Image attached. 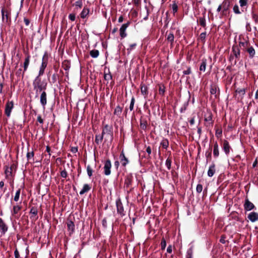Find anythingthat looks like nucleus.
I'll use <instances>...</instances> for the list:
<instances>
[{
	"instance_id": "20e7f679",
	"label": "nucleus",
	"mask_w": 258,
	"mask_h": 258,
	"mask_svg": "<svg viewBox=\"0 0 258 258\" xmlns=\"http://www.w3.org/2000/svg\"><path fill=\"white\" fill-rule=\"evenodd\" d=\"M14 107V104L12 101H9L7 102L5 108V113L7 116H10L11 115V111Z\"/></svg>"
},
{
	"instance_id": "f8f14e48",
	"label": "nucleus",
	"mask_w": 258,
	"mask_h": 258,
	"mask_svg": "<svg viewBox=\"0 0 258 258\" xmlns=\"http://www.w3.org/2000/svg\"><path fill=\"white\" fill-rule=\"evenodd\" d=\"M223 150L226 154L229 153L230 146L227 141H224L223 143Z\"/></svg>"
},
{
	"instance_id": "ea45409f",
	"label": "nucleus",
	"mask_w": 258,
	"mask_h": 258,
	"mask_svg": "<svg viewBox=\"0 0 258 258\" xmlns=\"http://www.w3.org/2000/svg\"><path fill=\"white\" fill-rule=\"evenodd\" d=\"M136 43H134V44L130 45L129 48H127V50L128 51V52H130V51L133 49H134L136 47Z\"/></svg>"
},
{
	"instance_id": "393cba45",
	"label": "nucleus",
	"mask_w": 258,
	"mask_h": 258,
	"mask_svg": "<svg viewBox=\"0 0 258 258\" xmlns=\"http://www.w3.org/2000/svg\"><path fill=\"white\" fill-rule=\"evenodd\" d=\"M103 139V136L102 135H96V139H95V142L97 144H99Z\"/></svg>"
},
{
	"instance_id": "052dcab7",
	"label": "nucleus",
	"mask_w": 258,
	"mask_h": 258,
	"mask_svg": "<svg viewBox=\"0 0 258 258\" xmlns=\"http://www.w3.org/2000/svg\"><path fill=\"white\" fill-rule=\"evenodd\" d=\"M123 18L122 16L119 17L118 18V22L121 23L123 21Z\"/></svg>"
},
{
	"instance_id": "c85d7f7f",
	"label": "nucleus",
	"mask_w": 258,
	"mask_h": 258,
	"mask_svg": "<svg viewBox=\"0 0 258 258\" xmlns=\"http://www.w3.org/2000/svg\"><path fill=\"white\" fill-rule=\"evenodd\" d=\"M239 4L241 7L243 8L247 5V0H239Z\"/></svg>"
},
{
	"instance_id": "a18cd8bd",
	"label": "nucleus",
	"mask_w": 258,
	"mask_h": 258,
	"mask_svg": "<svg viewBox=\"0 0 258 258\" xmlns=\"http://www.w3.org/2000/svg\"><path fill=\"white\" fill-rule=\"evenodd\" d=\"M82 5V2L80 1H78L75 3V6L79 8H81Z\"/></svg>"
},
{
	"instance_id": "ddd939ff",
	"label": "nucleus",
	"mask_w": 258,
	"mask_h": 258,
	"mask_svg": "<svg viewBox=\"0 0 258 258\" xmlns=\"http://www.w3.org/2000/svg\"><path fill=\"white\" fill-rule=\"evenodd\" d=\"M215 172V165L213 164L210 166L208 171V175L209 177H212L214 174Z\"/></svg>"
},
{
	"instance_id": "f03ea898",
	"label": "nucleus",
	"mask_w": 258,
	"mask_h": 258,
	"mask_svg": "<svg viewBox=\"0 0 258 258\" xmlns=\"http://www.w3.org/2000/svg\"><path fill=\"white\" fill-rule=\"evenodd\" d=\"M102 135L103 136V138H104L105 142L111 143L113 140L112 133L108 128L107 125L103 128Z\"/></svg>"
},
{
	"instance_id": "2f4dec72",
	"label": "nucleus",
	"mask_w": 258,
	"mask_h": 258,
	"mask_svg": "<svg viewBox=\"0 0 258 258\" xmlns=\"http://www.w3.org/2000/svg\"><path fill=\"white\" fill-rule=\"evenodd\" d=\"M233 52H234V55L236 57H238V56H239L240 54L238 48H236V47L233 48Z\"/></svg>"
},
{
	"instance_id": "e433bc0d",
	"label": "nucleus",
	"mask_w": 258,
	"mask_h": 258,
	"mask_svg": "<svg viewBox=\"0 0 258 258\" xmlns=\"http://www.w3.org/2000/svg\"><path fill=\"white\" fill-rule=\"evenodd\" d=\"M171 161L170 159H167L166 161V163H165V164H166V166H167V168L168 169H170V167H171Z\"/></svg>"
},
{
	"instance_id": "f257e3e1",
	"label": "nucleus",
	"mask_w": 258,
	"mask_h": 258,
	"mask_svg": "<svg viewBox=\"0 0 258 258\" xmlns=\"http://www.w3.org/2000/svg\"><path fill=\"white\" fill-rule=\"evenodd\" d=\"M33 84L34 89L36 92V96H37L38 92H40L42 90L45 89V85L41 81L39 77L36 78Z\"/></svg>"
},
{
	"instance_id": "0e129e2a",
	"label": "nucleus",
	"mask_w": 258,
	"mask_h": 258,
	"mask_svg": "<svg viewBox=\"0 0 258 258\" xmlns=\"http://www.w3.org/2000/svg\"><path fill=\"white\" fill-rule=\"evenodd\" d=\"M4 186V182L3 181L0 182V187L2 188Z\"/></svg>"
},
{
	"instance_id": "f704fd0d",
	"label": "nucleus",
	"mask_w": 258,
	"mask_h": 258,
	"mask_svg": "<svg viewBox=\"0 0 258 258\" xmlns=\"http://www.w3.org/2000/svg\"><path fill=\"white\" fill-rule=\"evenodd\" d=\"M167 40L171 42H172L174 40V36H173V34H171V33H170L168 37H167Z\"/></svg>"
},
{
	"instance_id": "a211bd4d",
	"label": "nucleus",
	"mask_w": 258,
	"mask_h": 258,
	"mask_svg": "<svg viewBox=\"0 0 258 258\" xmlns=\"http://www.w3.org/2000/svg\"><path fill=\"white\" fill-rule=\"evenodd\" d=\"M141 91L142 94L144 96L145 98H146L148 94L147 87L145 86H142L141 88Z\"/></svg>"
},
{
	"instance_id": "6e6552de",
	"label": "nucleus",
	"mask_w": 258,
	"mask_h": 258,
	"mask_svg": "<svg viewBox=\"0 0 258 258\" xmlns=\"http://www.w3.org/2000/svg\"><path fill=\"white\" fill-rule=\"evenodd\" d=\"M248 218L252 222H254L258 220V213L255 212H251L248 216Z\"/></svg>"
},
{
	"instance_id": "a878e982",
	"label": "nucleus",
	"mask_w": 258,
	"mask_h": 258,
	"mask_svg": "<svg viewBox=\"0 0 258 258\" xmlns=\"http://www.w3.org/2000/svg\"><path fill=\"white\" fill-rule=\"evenodd\" d=\"M236 93L239 94L242 97L245 93V90L244 89H237L236 90Z\"/></svg>"
},
{
	"instance_id": "4be33fe9",
	"label": "nucleus",
	"mask_w": 258,
	"mask_h": 258,
	"mask_svg": "<svg viewBox=\"0 0 258 258\" xmlns=\"http://www.w3.org/2000/svg\"><path fill=\"white\" fill-rule=\"evenodd\" d=\"M206 60H202V62L201 63V64L200 67V70L201 71L204 72L206 70Z\"/></svg>"
},
{
	"instance_id": "5fc2aeb1",
	"label": "nucleus",
	"mask_w": 258,
	"mask_h": 258,
	"mask_svg": "<svg viewBox=\"0 0 258 258\" xmlns=\"http://www.w3.org/2000/svg\"><path fill=\"white\" fill-rule=\"evenodd\" d=\"M146 151L148 153V154H150L151 153V149L150 147H148L147 148Z\"/></svg>"
},
{
	"instance_id": "338daca9",
	"label": "nucleus",
	"mask_w": 258,
	"mask_h": 258,
	"mask_svg": "<svg viewBox=\"0 0 258 258\" xmlns=\"http://www.w3.org/2000/svg\"><path fill=\"white\" fill-rule=\"evenodd\" d=\"M77 150H78L77 148H74L72 149V151L73 152H76L77 151Z\"/></svg>"
},
{
	"instance_id": "4c0bfd02",
	"label": "nucleus",
	"mask_w": 258,
	"mask_h": 258,
	"mask_svg": "<svg viewBox=\"0 0 258 258\" xmlns=\"http://www.w3.org/2000/svg\"><path fill=\"white\" fill-rule=\"evenodd\" d=\"M172 9L173 13H175L177 11L178 7L176 4H173L172 6Z\"/></svg>"
},
{
	"instance_id": "49530a36",
	"label": "nucleus",
	"mask_w": 258,
	"mask_h": 258,
	"mask_svg": "<svg viewBox=\"0 0 258 258\" xmlns=\"http://www.w3.org/2000/svg\"><path fill=\"white\" fill-rule=\"evenodd\" d=\"M30 213L33 215H36L37 212L35 209L32 208L31 209Z\"/></svg>"
},
{
	"instance_id": "09e8293b",
	"label": "nucleus",
	"mask_w": 258,
	"mask_h": 258,
	"mask_svg": "<svg viewBox=\"0 0 258 258\" xmlns=\"http://www.w3.org/2000/svg\"><path fill=\"white\" fill-rule=\"evenodd\" d=\"M119 165V162L118 161H115L114 163V166L116 167V169H117Z\"/></svg>"
},
{
	"instance_id": "473e14b6",
	"label": "nucleus",
	"mask_w": 258,
	"mask_h": 258,
	"mask_svg": "<svg viewBox=\"0 0 258 258\" xmlns=\"http://www.w3.org/2000/svg\"><path fill=\"white\" fill-rule=\"evenodd\" d=\"M87 173H88V175L89 177L91 176L92 175V169L91 168L90 166H87Z\"/></svg>"
},
{
	"instance_id": "bb28decb",
	"label": "nucleus",
	"mask_w": 258,
	"mask_h": 258,
	"mask_svg": "<svg viewBox=\"0 0 258 258\" xmlns=\"http://www.w3.org/2000/svg\"><path fill=\"white\" fill-rule=\"evenodd\" d=\"M20 195V189H19L16 192L15 196L14 197V201L17 202L19 201Z\"/></svg>"
},
{
	"instance_id": "3c124183",
	"label": "nucleus",
	"mask_w": 258,
	"mask_h": 258,
	"mask_svg": "<svg viewBox=\"0 0 258 258\" xmlns=\"http://www.w3.org/2000/svg\"><path fill=\"white\" fill-rule=\"evenodd\" d=\"M253 18L256 22L258 23V16L253 15Z\"/></svg>"
},
{
	"instance_id": "412c9836",
	"label": "nucleus",
	"mask_w": 258,
	"mask_h": 258,
	"mask_svg": "<svg viewBox=\"0 0 258 258\" xmlns=\"http://www.w3.org/2000/svg\"><path fill=\"white\" fill-rule=\"evenodd\" d=\"M20 209H21V207L19 206H14L13 210L12 212V215H16L18 213V212L20 210Z\"/></svg>"
},
{
	"instance_id": "4d7b16f0",
	"label": "nucleus",
	"mask_w": 258,
	"mask_h": 258,
	"mask_svg": "<svg viewBox=\"0 0 258 258\" xmlns=\"http://www.w3.org/2000/svg\"><path fill=\"white\" fill-rule=\"evenodd\" d=\"M24 22L27 26L29 24V21L27 19H24Z\"/></svg>"
},
{
	"instance_id": "de8ad7c7",
	"label": "nucleus",
	"mask_w": 258,
	"mask_h": 258,
	"mask_svg": "<svg viewBox=\"0 0 258 258\" xmlns=\"http://www.w3.org/2000/svg\"><path fill=\"white\" fill-rule=\"evenodd\" d=\"M37 121L39 122L40 123H43V120L40 115L37 116Z\"/></svg>"
},
{
	"instance_id": "6e6d98bb",
	"label": "nucleus",
	"mask_w": 258,
	"mask_h": 258,
	"mask_svg": "<svg viewBox=\"0 0 258 258\" xmlns=\"http://www.w3.org/2000/svg\"><path fill=\"white\" fill-rule=\"evenodd\" d=\"M205 37H206V33H202L201 34L200 37H201V39H205Z\"/></svg>"
},
{
	"instance_id": "9d476101",
	"label": "nucleus",
	"mask_w": 258,
	"mask_h": 258,
	"mask_svg": "<svg viewBox=\"0 0 258 258\" xmlns=\"http://www.w3.org/2000/svg\"><path fill=\"white\" fill-rule=\"evenodd\" d=\"M119 158L120 159V162L122 166H125L128 163V160L125 157L123 151H122L120 154Z\"/></svg>"
},
{
	"instance_id": "c9c22d12",
	"label": "nucleus",
	"mask_w": 258,
	"mask_h": 258,
	"mask_svg": "<svg viewBox=\"0 0 258 258\" xmlns=\"http://www.w3.org/2000/svg\"><path fill=\"white\" fill-rule=\"evenodd\" d=\"M196 190L198 192H199V193L201 192L203 190L202 185H201L200 184H198L197 186Z\"/></svg>"
},
{
	"instance_id": "aec40b11",
	"label": "nucleus",
	"mask_w": 258,
	"mask_h": 258,
	"mask_svg": "<svg viewBox=\"0 0 258 258\" xmlns=\"http://www.w3.org/2000/svg\"><path fill=\"white\" fill-rule=\"evenodd\" d=\"M68 228L69 231H70L71 232H73L74 229V224L72 221H69L67 223Z\"/></svg>"
},
{
	"instance_id": "774afa93",
	"label": "nucleus",
	"mask_w": 258,
	"mask_h": 258,
	"mask_svg": "<svg viewBox=\"0 0 258 258\" xmlns=\"http://www.w3.org/2000/svg\"><path fill=\"white\" fill-rule=\"evenodd\" d=\"M258 97V89L256 90L255 93V98H257Z\"/></svg>"
},
{
	"instance_id": "72a5a7b5",
	"label": "nucleus",
	"mask_w": 258,
	"mask_h": 258,
	"mask_svg": "<svg viewBox=\"0 0 258 258\" xmlns=\"http://www.w3.org/2000/svg\"><path fill=\"white\" fill-rule=\"evenodd\" d=\"M134 103H135V99L134 97H133L132 98L131 102L130 103V109L131 111H132L134 109Z\"/></svg>"
},
{
	"instance_id": "79ce46f5",
	"label": "nucleus",
	"mask_w": 258,
	"mask_h": 258,
	"mask_svg": "<svg viewBox=\"0 0 258 258\" xmlns=\"http://www.w3.org/2000/svg\"><path fill=\"white\" fill-rule=\"evenodd\" d=\"M34 156V154H33V152H28L27 154V157L28 158V160H29L30 159L32 158Z\"/></svg>"
},
{
	"instance_id": "9b49d317",
	"label": "nucleus",
	"mask_w": 258,
	"mask_h": 258,
	"mask_svg": "<svg viewBox=\"0 0 258 258\" xmlns=\"http://www.w3.org/2000/svg\"><path fill=\"white\" fill-rule=\"evenodd\" d=\"M40 103L43 106H44L46 104V93L44 91H43L41 94Z\"/></svg>"
},
{
	"instance_id": "1a4fd4ad",
	"label": "nucleus",
	"mask_w": 258,
	"mask_h": 258,
	"mask_svg": "<svg viewBox=\"0 0 258 258\" xmlns=\"http://www.w3.org/2000/svg\"><path fill=\"white\" fill-rule=\"evenodd\" d=\"M47 66V62L46 60H45L44 56H43L42 58V62L41 66L40 68L39 72V76L42 75L44 73V70Z\"/></svg>"
},
{
	"instance_id": "e2e57ef3",
	"label": "nucleus",
	"mask_w": 258,
	"mask_h": 258,
	"mask_svg": "<svg viewBox=\"0 0 258 258\" xmlns=\"http://www.w3.org/2000/svg\"><path fill=\"white\" fill-rule=\"evenodd\" d=\"M220 242L222 243H225V240L224 239V238H221L220 240Z\"/></svg>"
},
{
	"instance_id": "7ed1b4c3",
	"label": "nucleus",
	"mask_w": 258,
	"mask_h": 258,
	"mask_svg": "<svg viewBox=\"0 0 258 258\" xmlns=\"http://www.w3.org/2000/svg\"><path fill=\"white\" fill-rule=\"evenodd\" d=\"M111 167V163L110 160H108L105 161L104 166V172L106 175H109L110 174L111 171L110 168Z\"/></svg>"
},
{
	"instance_id": "7c9ffc66",
	"label": "nucleus",
	"mask_w": 258,
	"mask_h": 258,
	"mask_svg": "<svg viewBox=\"0 0 258 258\" xmlns=\"http://www.w3.org/2000/svg\"><path fill=\"white\" fill-rule=\"evenodd\" d=\"M233 11L235 14H239L241 13L240 11H239V7L237 5H235L233 7Z\"/></svg>"
},
{
	"instance_id": "13d9d810",
	"label": "nucleus",
	"mask_w": 258,
	"mask_h": 258,
	"mask_svg": "<svg viewBox=\"0 0 258 258\" xmlns=\"http://www.w3.org/2000/svg\"><path fill=\"white\" fill-rule=\"evenodd\" d=\"M133 2L135 5H138L140 3V0H133Z\"/></svg>"
},
{
	"instance_id": "b1692460",
	"label": "nucleus",
	"mask_w": 258,
	"mask_h": 258,
	"mask_svg": "<svg viewBox=\"0 0 258 258\" xmlns=\"http://www.w3.org/2000/svg\"><path fill=\"white\" fill-rule=\"evenodd\" d=\"M247 51L250 57H252L255 54V50L253 47H250L247 49Z\"/></svg>"
},
{
	"instance_id": "dca6fc26",
	"label": "nucleus",
	"mask_w": 258,
	"mask_h": 258,
	"mask_svg": "<svg viewBox=\"0 0 258 258\" xmlns=\"http://www.w3.org/2000/svg\"><path fill=\"white\" fill-rule=\"evenodd\" d=\"M213 154L216 157H218L219 154L218 145L217 143H216L214 146Z\"/></svg>"
},
{
	"instance_id": "6ab92c4d",
	"label": "nucleus",
	"mask_w": 258,
	"mask_h": 258,
	"mask_svg": "<svg viewBox=\"0 0 258 258\" xmlns=\"http://www.w3.org/2000/svg\"><path fill=\"white\" fill-rule=\"evenodd\" d=\"M29 62H30V56H28L25 59V61H24V71H26L27 69V68L29 66Z\"/></svg>"
},
{
	"instance_id": "423d86ee",
	"label": "nucleus",
	"mask_w": 258,
	"mask_h": 258,
	"mask_svg": "<svg viewBox=\"0 0 258 258\" xmlns=\"http://www.w3.org/2000/svg\"><path fill=\"white\" fill-rule=\"evenodd\" d=\"M130 23L123 24L119 29L120 35L122 38H124L126 36L125 30L129 25Z\"/></svg>"
},
{
	"instance_id": "39448f33",
	"label": "nucleus",
	"mask_w": 258,
	"mask_h": 258,
	"mask_svg": "<svg viewBox=\"0 0 258 258\" xmlns=\"http://www.w3.org/2000/svg\"><path fill=\"white\" fill-rule=\"evenodd\" d=\"M116 204L118 213H119L121 216L124 215L125 214L124 213L123 207L120 201L119 200H117L116 202Z\"/></svg>"
},
{
	"instance_id": "8fccbe9b",
	"label": "nucleus",
	"mask_w": 258,
	"mask_h": 258,
	"mask_svg": "<svg viewBox=\"0 0 258 258\" xmlns=\"http://www.w3.org/2000/svg\"><path fill=\"white\" fill-rule=\"evenodd\" d=\"M191 73L190 69L189 68L187 70L183 72L184 74L188 75Z\"/></svg>"
},
{
	"instance_id": "a19ab883",
	"label": "nucleus",
	"mask_w": 258,
	"mask_h": 258,
	"mask_svg": "<svg viewBox=\"0 0 258 258\" xmlns=\"http://www.w3.org/2000/svg\"><path fill=\"white\" fill-rule=\"evenodd\" d=\"M69 19L74 21L76 19V16L74 14H70L69 16Z\"/></svg>"
},
{
	"instance_id": "0eeeda50",
	"label": "nucleus",
	"mask_w": 258,
	"mask_h": 258,
	"mask_svg": "<svg viewBox=\"0 0 258 258\" xmlns=\"http://www.w3.org/2000/svg\"><path fill=\"white\" fill-rule=\"evenodd\" d=\"M245 210L250 211L253 209L254 207V205L251 203L248 199H246L244 205Z\"/></svg>"
},
{
	"instance_id": "c756f323",
	"label": "nucleus",
	"mask_w": 258,
	"mask_h": 258,
	"mask_svg": "<svg viewBox=\"0 0 258 258\" xmlns=\"http://www.w3.org/2000/svg\"><path fill=\"white\" fill-rule=\"evenodd\" d=\"M0 227H2L3 230L5 232L7 230V227L5 224L3 223L2 220L0 219Z\"/></svg>"
},
{
	"instance_id": "c03bdc74",
	"label": "nucleus",
	"mask_w": 258,
	"mask_h": 258,
	"mask_svg": "<svg viewBox=\"0 0 258 258\" xmlns=\"http://www.w3.org/2000/svg\"><path fill=\"white\" fill-rule=\"evenodd\" d=\"M61 176L66 178L67 176V172L65 170H63L60 173Z\"/></svg>"
},
{
	"instance_id": "69168bd1",
	"label": "nucleus",
	"mask_w": 258,
	"mask_h": 258,
	"mask_svg": "<svg viewBox=\"0 0 258 258\" xmlns=\"http://www.w3.org/2000/svg\"><path fill=\"white\" fill-rule=\"evenodd\" d=\"M221 9H222V6H221V5H220V6L218 7V9H217V11H218V12H219V11H221Z\"/></svg>"
},
{
	"instance_id": "4468645a",
	"label": "nucleus",
	"mask_w": 258,
	"mask_h": 258,
	"mask_svg": "<svg viewBox=\"0 0 258 258\" xmlns=\"http://www.w3.org/2000/svg\"><path fill=\"white\" fill-rule=\"evenodd\" d=\"M90 188H91V187L89 186V185H88V184H84L83 187V188H82V189L80 191V195H83L85 192H86L88 191H89L90 189Z\"/></svg>"
},
{
	"instance_id": "5701e85b",
	"label": "nucleus",
	"mask_w": 258,
	"mask_h": 258,
	"mask_svg": "<svg viewBox=\"0 0 258 258\" xmlns=\"http://www.w3.org/2000/svg\"><path fill=\"white\" fill-rule=\"evenodd\" d=\"M121 111H122V108L120 107V106H118L115 108L114 113L115 114L118 116L121 114Z\"/></svg>"
},
{
	"instance_id": "37998d69",
	"label": "nucleus",
	"mask_w": 258,
	"mask_h": 258,
	"mask_svg": "<svg viewBox=\"0 0 258 258\" xmlns=\"http://www.w3.org/2000/svg\"><path fill=\"white\" fill-rule=\"evenodd\" d=\"M161 247L162 249H164L166 247V243L165 239H163L161 243Z\"/></svg>"
},
{
	"instance_id": "58836bf2",
	"label": "nucleus",
	"mask_w": 258,
	"mask_h": 258,
	"mask_svg": "<svg viewBox=\"0 0 258 258\" xmlns=\"http://www.w3.org/2000/svg\"><path fill=\"white\" fill-rule=\"evenodd\" d=\"M200 23L201 26L204 27L206 25L205 20L203 18H200Z\"/></svg>"
},
{
	"instance_id": "cd10ccee",
	"label": "nucleus",
	"mask_w": 258,
	"mask_h": 258,
	"mask_svg": "<svg viewBox=\"0 0 258 258\" xmlns=\"http://www.w3.org/2000/svg\"><path fill=\"white\" fill-rule=\"evenodd\" d=\"M161 146L165 149L168 146V141L167 140H163L161 143Z\"/></svg>"
},
{
	"instance_id": "f3484780",
	"label": "nucleus",
	"mask_w": 258,
	"mask_h": 258,
	"mask_svg": "<svg viewBox=\"0 0 258 258\" xmlns=\"http://www.w3.org/2000/svg\"><path fill=\"white\" fill-rule=\"evenodd\" d=\"M99 54L98 50L94 49L90 52V55L93 58H96L98 56Z\"/></svg>"
},
{
	"instance_id": "2eb2a0df",
	"label": "nucleus",
	"mask_w": 258,
	"mask_h": 258,
	"mask_svg": "<svg viewBox=\"0 0 258 258\" xmlns=\"http://www.w3.org/2000/svg\"><path fill=\"white\" fill-rule=\"evenodd\" d=\"M89 13V10L87 8H84L81 13V17L84 19L87 17Z\"/></svg>"
},
{
	"instance_id": "603ef678",
	"label": "nucleus",
	"mask_w": 258,
	"mask_h": 258,
	"mask_svg": "<svg viewBox=\"0 0 258 258\" xmlns=\"http://www.w3.org/2000/svg\"><path fill=\"white\" fill-rule=\"evenodd\" d=\"M167 251L168 252V253H171L172 252V247L171 246H169L168 247H167Z\"/></svg>"
},
{
	"instance_id": "680f3d73",
	"label": "nucleus",
	"mask_w": 258,
	"mask_h": 258,
	"mask_svg": "<svg viewBox=\"0 0 258 258\" xmlns=\"http://www.w3.org/2000/svg\"><path fill=\"white\" fill-rule=\"evenodd\" d=\"M189 122H190V124H191V125L194 124L195 123L194 119L192 118L191 119H190V120L189 121Z\"/></svg>"
},
{
	"instance_id": "864d4df0",
	"label": "nucleus",
	"mask_w": 258,
	"mask_h": 258,
	"mask_svg": "<svg viewBox=\"0 0 258 258\" xmlns=\"http://www.w3.org/2000/svg\"><path fill=\"white\" fill-rule=\"evenodd\" d=\"M164 93V89L162 88L161 87L159 89V93L161 95H163Z\"/></svg>"
},
{
	"instance_id": "bf43d9fd",
	"label": "nucleus",
	"mask_w": 258,
	"mask_h": 258,
	"mask_svg": "<svg viewBox=\"0 0 258 258\" xmlns=\"http://www.w3.org/2000/svg\"><path fill=\"white\" fill-rule=\"evenodd\" d=\"M2 19H4V17L5 16V11L3 9L2 10Z\"/></svg>"
}]
</instances>
